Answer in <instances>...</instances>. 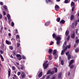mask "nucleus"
I'll use <instances>...</instances> for the list:
<instances>
[{
	"instance_id": "nucleus-55",
	"label": "nucleus",
	"mask_w": 79,
	"mask_h": 79,
	"mask_svg": "<svg viewBox=\"0 0 79 79\" xmlns=\"http://www.w3.org/2000/svg\"><path fill=\"white\" fill-rule=\"evenodd\" d=\"M54 42L53 41H51V43L50 44V45H52L53 44Z\"/></svg>"
},
{
	"instance_id": "nucleus-12",
	"label": "nucleus",
	"mask_w": 79,
	"mask_h": 79,
	"mask_svg": "<svg viewBox=\"0 0 79 79\" xmlns=\"http://www.w3.org/2000/svg\"><path fill=\"white\" fill-rule=\"evenodd\" d=\"M8 77H10V75H11V70H10V69H9L8 70Z\"/></svg>"
},
{
	"instance_id": "nucleus-44",
	"label": "nucleus",
	"mask_w": 79,
	"mask_h": 79,
	"mask_svg": "<svg viewBox=\"0 0 79 79\" xmlns=\"http://www.w3.org/2000/svg\"><path fill=\"white\" fill-rule=\"evenodd\" d=\"M18 60H22V57H21V56H20V57H19V58H18Z\"/></svg>"
},
{
	"instance_id": "nucleus-31",
	"label": "nucleus",
	"mask_w": 79,
	"mask_h": 79,
	"mask_svg": "<svg viewBox=\"0 0 79 79\" xmlns=\"http://www.w3.org/2000/svg\"><path fill=\"white\" fill-rule=\"evenodd\" d=\"M7 17L8 18V19H10V15L9 14H7Z\"/></svg>"
},
{
	"instance_id": "nucleus-57",
	"label": "nucleus",
	"mask_w": 79,
	"mask_h": 79,
	"mask_svg": "<svg viewBox=\"0 0 79 79\" xmlns=\"http://www.w3.org/2000/svg\"><path fill=\"white\" fill-rule=\"evenodd\" d=\"M0 5H3V3L2 2H0Z\"/></svg>"
},
{
	"instance_id": "nucleus-52",
	"label": "nucleus",
	"mask_w": 79,
	"mask_h": 79,
	"mask_svg": "<svg viewBox=\"0 0 79 79\" xmlns=\"http://www.w3.org/2000/svg\"><path fill=\"white\" fill-rule=\"evenodd\" d=\"M12 69L13 70H15V69H16V68H15V67H14V66H13L12 67Z\"/></svg>"
},
{
	"instance_id": "nucleus-56",
	"label": "nucleus",
	"mask_w": 79,
	"mask_h": 79,
	"mask_svg": "<svg viewBox=\"0 0 79 79\" xmlns=\"http://www.w3.org/2000/svg\"><path fill=\"white\" fill-rule=\"evenodd\" d=\"M75 52L76 53H77V52H78V50L77 49H76L75 50Z\"/></svg>"
},
{
	"instance_id": "nucleus-5",
	"label": "nucleus",
	"mask_w": 79,
	"mask_h": 79,
	"mask_svg": "<svg viewBox=\"0 0 79 79\" xmlns=\"http://www.w3.org/2000/svg\"><path fill=\"white\" fill-rule=\"evenodd\" d=\"M16 38L17 39V40H18V39H19L18 42L19 43H20V37H19V36L18 35H16Z\"/></svg>"
},
{
	"instance_id": "nucleus-11",
	"label": "nucleus",
	"mask_w": 79,
	"mask_h": 79,
	"mask_svg": "<svg viewBox=\"0 0 79 79\" xmlns=\"http://www.w3.org/2000/svg\"><path fill=\"white\" fill-rule=\"evenodd\" d=\"M65 23V21L64 20H62L60 22V23L61 24H63Z\"/></svg>"
},
{
	"instance_id": "nucleus-24",
	"label": "nucleus",
	"mask_w": 79,
	"mask_h": 79,
	"mask_svg": "<svg viewBox=\"0 0 79 79\" xmlns=\"http://www.w3.org/2000/svg\"><path fill=\"white\" fill-rule=\"evenodd\" d=\"M52 37L53 38H56V34H55V33H53L52 34Z\"/></svg>"
},
{
	"instance_id": "nucleus-15",
	"label": "nucleus",
	"mask_w": 79,
	"mask_h": 79,
	"mask_svg": "<svg viewBox=\"0 0 79 79\" xmlns=\"http://www.w3.org/2000/svg\"><path fill=\"white\" fill-rule=\"evenodd\" d=\"M61 74H62V73L61 72H60L58 75V78H60L61 77Z\"/></svg>"
},
{
	"instance_id": "nucleus-4",
	"label": "nucleus",
	"mask_w": 79,
	"mask_h": 79,
	"mask_svg": "<svg viewBox=\"0 0 79 79\" xmlns=\"http://www.w3.org/2000/svg\"><path fill=\"white\" fill-rule=\"evenodd\" d=\"M66 50H67L66 47L64 49L62 50L61 51V55H63L64 54V53L65 52V51H66Z\"/></svg>"
},
{
	"instance_id": "nucleus-8",
	"label": "nucleus",
	"mask_w": 79,
	"mask_h": 79,
	"mask_svg": "<svg viewBox=\"0 0 79 79\" xmlns=\"http://www.w3.org/2000/svg\"><path fill=\"white\" fill-rule=\"evenodd\" d=\"M6 44H7V45H11V43L7 40H6Z\"/></svg>"
},
{
	"instance_id": "nucleus-37",
	"label": "nucleus",
	"mask_w": 79,
	"mask_h": 79,
	"mask_svg": "<svg viewBox=\"0 0 79 79\" xmlns=\"http://www.w3.org/2000/svg\"><path fill=\"white\" fill-rule=\"evenodd\" d=\"M61 64L62 65H63L64 64V61L63 60H61Z\"/></svg>"
},
{
	"instance_id": "nucleus-26",
	"label": "nucleus",
	"mask_w": 79,
	"mask_h": 79,
	"mask_svg": "<svg viewBox=\"0 0 79 79\" xmlns=\"http://www.w3.org/2000/svg\"><path fill=\"white\" fill-rule=\"evenodd\" d=\"M1 47L2 48H4V47H5V45L4 44H2Z\"/></svg>"
},
{
	"instance_id": "nucleus-30",
	"label": "nucleus",
	"mask_w": 79,
	"mask_h": 79,
	"mask_svg": "<svg viewBox=\"0 0 79 79\" xmlns=\"http://www.w3.org/2000/svg\"><path fill=\"white\" fill-rule=\"evenodd\" d=\"M54 73H55V72H54V71H51L50 73V74H51V75H52Z\"/></svg>"
},
{
	"instance_id": "nucleus-9",
	"label": "nucleus",
	"mask_w": 79,
	"mask_h": 79,
	"mask_svg": "<svg viewBox=\"0 0 79 79\" xmlns=\"http://www.w3.org/2000/svg\"><path fill=\"white\" fill-rule=\"evenodd\" d=\"M71 37L72 39H74L75 38V34L74 33H73L71 35Z\"/></svg>"
},
{
	"instance_id": "nucleus-22",
	"label": "nucleus",
	"mask_w": 79,
	"mask_h": 79,
	"mask_svg": "<svg viewBox=\"0 0 79 79\" xmlns=\"http://www.w3.org/2000/svg\"><path fill=\"white\" fill-rule=\"evenodd\" d=\"M3 7L4 9H5V10H7L6 11H8V10H7V6L4 5L3 6Z\"/></svg>"
},
{
	"instance_id": "nucleus-36",
	"label": "nucleus",
	"mask_w": 79,
	"mask_h": 79,
	"mask_svg": "<svg viewBox=\"0 0 79 79\" xmlns=\"http://www.w3.org/2000/svg\"><path fill=\"white\" fill-rule=\"evenodd\" d=\"M75 8V6H73L72 8V11H73L74 10V8Z\"/></svg>"
},
{
	"instance_id": "nucleus-21",
	"label": "nucleus",
	"mask_w": 79,
	"mask_h": 79,
	"mask_svg": "<svg viewBox=\"0 0 79 79\" xmlns=\"http://www.w3.org/2000/svg\"><path fill=\"white\" fill-rule=\"evenodd\" d=\"M52 56L51 54L49 55L48 58L50 60H52Z\"/></svg>"
},
{
	"instance_id": "nucleus-19",
	"label": "nucleus",
	"mask_w": 79,
	"mask_h": 79,
	"mask_svg": "<svg viewBox=\"0 0 79 79\" xmlns=\"http://www.w3.org/2000/svg\"><path fill=\"white\" fill-rule=\"evenodd\" d=\"M65 34L66 36H68V34H69V31L67 30L65 32Z\"/></svg>"
},
{
	"instance_id": "nucleus-58",
	"label": "nucleus",
	"mask_w": 79,
	"mask_h": 79,
	"mask_svg": "<svg viewBox=\"0 0 79 79\" xmlns=\"http://www.w3.org/2000/svg\"><path fill=\"white\" fill-rule=\"evenodd\" d=\"M0 52L1 53V54H3V51H2V50H1L0 51Z\"/></svg>"
},
{
	"instance_id": "nucleus-64",
	"label": "nucleus",
	"mask_w": 79,
	"mask_h": 79,
	"mask_svg": "<svg viewBox=\"0 0 79 79\" xmlns=\"http://www.w3.org/2000/svg\"><path fill=\"white\" fill-rule=\"evenodd\" d=\"M5 20H6V21H7V18L6 17H5Z\"/></svg>"
},
{
	"instance_id": "nucleus-53",
	"label": "nucleus",
	"mask_w": 79,
	"mask_h": 79,
	"mask_svg": "<svg viewBox=\"0 0 79 79\" xmlns=\"http://www.w3.org/2000/svg\"><path fill=\"white\" fill-rule=\"evenodd\" d=\"M21 74V72H18V73H17V75L18 76H19Z\"/></svg>"
},
{
	"instance_id": "nucleus-14",
	"label": "nucleus",
	"mask_w": 79,
	"mask_h": 79,
	"mask_svg": "<svg viewBox=\"0 0 79 79\" xmlns=\"http://www.w3.org/2000/svg\"><path fill=\"white\" fill-rule=\"evenodd\" d=\"M48 53L49 54H52V49H49V50L48 51Z\"/></svg>"
},
{
	"instance_id": "nucleus-13",
	"label": "nucleus",
	"mask_w": 79,
	"mask_h": 79,
	"mask_svg": "<svg viewBox=\"0 0 79 79\" xmlns=\"http://www.w3.org/2000/svg\"><path fill=\"white\" fill-rule=\"evenodd\" d=\"M42 75V72H41L38 75L39 77H41Z\"/></svg>"
},
{
	"instance_id": "nucleus-17",
	"label": "nucleus",
	"mask_w": 79,
	"mask_h": 79,
	"mask_svg": "<svg viewBox=\"0 0 79 79\" xmlns=\"http://www.w3.org/2000/svg\"><path fill=\"white\" fill-rule=\"evenodd\" d=\"M50 22H48L45 23V26H48V25L50 24Z\"/></svg>"
},
{
	"instance_id": "nucleus-10",
	"label": "nucleus",
	"mask_w": 79,
	"mask_h": 79,
	"mask_svg": "<svg viewBox=\"0 0 79 79\" xmlns=\"http://www.w3.org/2000/svg\"><path fill=\"white\" fill-rule=\"evenodd\" d=\"M66 42L65 41L62 47L63 49H64V48L66 47Z\"/></svg>"
},
{
	"instance_id": "nucleus-45",
	"label": "nucleus",
	"mask_w": 79,
	"mask_h": 79,
	"mask_svg": "<svg viewBox=\"0 0 79 79\" xmlns=\"http://www.w3.org/2000/svg\"><path fill=\"white\" fill-rule=\"evenodd\" d=\"M51 76V75H48V76L47 79H49V78Z\"/></svg>"
},
{
	"instance_id": "nucleus-35",
	"label": "nucleus",
	"mask_w": 79,
	"mask_h": 79,
	"mask_svg": "<svg viewBox=\"0 0 79 79\" xmlns=\"http://www.w3.org/2000/svg\"><path fill=\"white\" fill-rule=\"evenodd\" d=\"M79 40L77 39L76 41V43L77 44H79Z\"/></svg>"
},
{
	"instance_id": "nucleus-1",
	"label": "nucleus",
	"mask_w": 79,
	"mask_h": 79,
	"mask_svg": "<svg viewBox=\"0 0 79 79\" xmlns=\"http://www.w3.org/2000/svg\"><path fill=\"white\" fill-rule=\"evenodd\" d=\"M56 50L55 49L54 50L53 52L52 53L53 55L54 56V59H56V58H58V54H56Z\"/></svg>"
},
{
	"instance_id": "nucleus-20",
	"label": "nucleus",
	"mask_w": 79,
	"mask_h": 79,
	"mask_svg": "<svg viewBox=\"0 0 79 79\" xmlns=\"http://www.w3.org/2000/svg\"><path fill=\"white\" fill-rule=\"evenodd\" d=\"M56 21L57 22H60V18L57 17L56 19Z\"/></svg>"
},
{
	"instance_id": "nucleus-39",
	"label": "nucleus",
	"mask_w": 79,
	"mask_h": 79,
	"mask_svg": "<svg viewBox=\"0 0 79 79\" xmlns=\"http://www.w3.org/2000/svg\"><path fill=\"white\" fill-rule=\"evenodd\" d=\"M16 56L17 57V58H19V57H20L21 56V55L20 54H17L16 55Z\"/></svg>"
},
{
	"instance_id": "nucleus-7",
	"label": "nucleus",
	"mask_w": 79,
	"mask_h": 79,
	"mask_svg": "<svg viewBox=\"0 0 79 79\" xmlns=\"http://www.w3.org/2000/svg\"><path fill=\"white\" fill-rule=\"evenodd\" d=\"M21 76L22 78H24V77L26 76V74H25V73H24V72H22L21 74Z\"/></svg>"
},
{
	"instance_id": "nucleus-47",
	"label": "nucleus",
	"mask_w": 79,
	"mask_h": 79,
	"mask_svg": "<svg viewBox=\"0 0 79 79\" xmlns=\"http://www.w3.org/2000/svg\"><path fill=\"white\" fill-rule=\"evenodd\" d=\"M15 34H18V30L17 29H15Z\"/></svg>"
},
{
	"instance_id": "nucleus-43",
	"label": "nucleus",
	"mask_w": 79,
	"mask_h": 79,
	"mask_svg": "<svg viewBox=\"0 0 79 79\" xmlns=\"http://www.w3.org/2000/svg\"><path fill=\"white\" fill-rule=\"evenodd\" d=\"M70 39V36H69V35L68 38L67 39V40H69Z\"/></svg>"
},
{
	"instance_id": "nucleus-38",
	"label": "nucleus",
	"mask_w": 79,
	"mask_h": 79,
	"mask_svg": "<svg viewBox=\"0 0 79 79\" xmlns=\"http://www.w3.org/2000/svg\"><path fill=\"white\" fill-rule=\"evenodd\" d=\"M2 14L3 15V16H5V15H6V12H5V11H3Z\"/></svg>"
},
{
	"instance_id": "nucleus-34",
	"label": "nucleus",
	"mask_w": 79,
	"mask_h": 79,
	"mask_svg": "<svg viewBox=\"0 0 79 79\" xmlns=\"http://www.w3.org/2000/svg\"><path fill=\"white\" fill-rule=\"evenodd\" d=\"M14 25H15V23L14 22H12L11 23V26L12 27H13L14 26Z\"/></svg>"
},
{
	"instance_id": "nucleus-59",
	"label": "nucleus",
	"mask_w": 79,
	"mask_h": 79,
	"mask_svg": "<svg viewBox=\"0 0 79 79\" xmlns=\"http://www.w3.org/2000/svg\"><path fill=\"white\" fill-rule=\"evenodd\" d=\"M3 16H2V15L0 14V19H2V18Z\"/></svg>"
},
{
	"instance_id": "nucleus-49",
	"label": "nucleus",
	"mask_w": 79,
	"mask_h": 79,
	"mask_svg": "<svg viewBox=\"0 0 79 79\" xmlns=\"http://www.w3.org/2000/svg\"><path fill=\"white\" fill-rule=\"evenodd\" d=\"M17 47H19L20 46V44L17 43Z\"/></svg>"
},
{
	"instance_id": "nucleus-60",
	"label": "nucleus",
	"mask_w": 79,
	"mask_h": 79,
	"mask_svg": "<svg viewBox=\"0 0 79 79\" xmlns=\"http://www.w3.org/2000/svg\"><path fill=\"white\" fill-rule=\"evenodd\" d=\"M13 53L14 55H16V52H15V51H14Z\"/></svg>"
},
{
	"instance_id": "nucleus-27",
	"label": "nucleus",
	"mask_w": 79,
	"mask_h": 79,
	"mask_svg": "<svg viewBox=\"0 0 79 79\" xmlns=\"http://www.w3.org/2000/svg\"><path fill=\"white\" fill-rule=\"evenodd\" d=\"M71 5L72 6H74V2H72Z\"/></svg>"
},
{
	"instance_id": "nucleus-25",
	"label": "nucleus",
	"mask_w": 79,
	"mask_h": 79,
	"mask_svg": "<svg viewBox=\"0 0 79 79\" xmlns=\"http://www.w3.org/2000/svg\"><path fill=\"white\" fill-rule=\"evenodd\" d=\"M67 48H67H71V45H67L66 46V47H65V48Z\"/></svg>"
},
{
	"instance_id": "nucleus-41",
	"label": "nucleus",
	"mask_w": 79,
	"mask_h": 79,
	"mask_svg": "<svg viewBox=\"0 0 79 79\" xmlns=\"http://www.w3.org/2000/svg\"><path fill=\"white\" fill-rule=\"evenodd\" d=\"M71 27L72 28H74V23H72Z\"/></svg>"
},
{
	"instance_id": "nucleus-3",
	"label": "nucleus",
	"mask_w": 79,
	"mask_h": 79,
	"mask_svg": "<svg viewBox=\"0 0 79 79\" xmlns=\"http://www.w3.org/2000/svg\"><path fill=\"white\" fill-rule=\"evenodd\" d=\"M56 41H60L61 40V38L59 36H58L55 38Z\"/></svg>"
},
{
	"instance_id": "nucleus-51",
	"label": "nucleus",
	"mask_w": 79,
	"mask_h": 79,
	"mask_svg": "<svg viewBox=\"0 0 79 79\" xmlns=\"http://www.w3.org/2000/svg\"><path fill=\"white\" fill-rule=\"evenodd\" d=\"M1 58L2 61H4V59H3V57H1Z\"/></svg>"
},
{
	"instance_id": "nucleus-63",
	"label": "nucleus",
	"mask_w": 79,
	"mask_h": 79,
	"mask_svg": "<svg viewBox=\"0 0 79 79\" xmlns=\"http://www.w3.org/2000/svg\"><path fill=\"white\" fill-rule=\"evenodd\" d=\"M61 57L60 56L59 57V61H61Z\"/></svg>"
},
{
	"instance_id": "nucleus-62",
	"label": "nucleus",
	"mask_w": 79,
	"mask_h": 79,
	"mask_svg": "<svg viewBox=\"0 0 79 79\" xmlns=\"http://www.w3.org/2000/svg\"><path fill=\"white\" fill-rule=\"evenodd\" d=\"M74 47L75 48L76 47V44H74Z\"/></svg>"
},
{
	"instance_id": "nucleus-28",
	"label": "nucleus",
	"mask_w": 79,
	"mask_h": 79,
	"mask_svg": "<svg viewBox=\"0 0 79 79\" xmlns=\"http://www.w3.org/2000/svg\"><path fill=\"white\" fill-rule=\"evenodd\" d=\"M54 69L55 70V73H56L57 71H58V69H57V68L56 67H54Z\"/></svg>"
},
{
	"instance_id": "nucleus-61",
	"label": "nucleus",
	"mask_w": 79,
	"mask_h": 79,
	"mask_svg": "<svg viewBox=\"0 0 79 79\" xmlns=\"http://www.w3.org/2000/svg\"><path fill=\"white\" fill-rule=\"evenodd\" d=\"M8 20L9 22H11V20L10 18V19H8Z\"/></svg>"
},
{
	"instance_id": "nucleus-48",
	"label": "nucleus",
	"mask_w": 79,
	"mask_h": 79,
	"mask_svg": "<svg viewBox=\"0 0 79 79\" xmlns=\"http://www.w3.org/2000/svg\"><path fill=\"white\" fill-rule=\"evenodd\" d=\"M75 26H77V21H76L75 22Z\"/></svg>"
},
{
	"instance_id": "nucleus-2",
	"label": "nucleus",
	"mask_w": 79,
	"mask_h": 79,
	"mask_svg": "<svg viewBox=\"0 0 79 79\" xmlns=\"http://www.w3.org/2000/svg\"><path fill=\"white\" fill-rule=\"evenodd\" d=\"M47 63H48V60L45 62L43 64V66L44 69H46L47 68V67L48 66V64H47Z\"/></svg>"
},
{
	"instance_id": "nucleus-23",
	"label": "nucleus",
	"mask_w": 79,
	"mask_h": 79,
	"mask_svg": "<svg viewBox=\"0 0 79 79\" xmlns=\"http://www.w3.org/2000/svg\"><path fill=\"white\" fill-rule=\"evenodd\" d=\"M70 58H71V55L69 54L68 55V59L69 60Z\"/></svg>"
},
{
	"instance_id": "nucleus-29",
	"label": "nucleus",
	"mask_w": 79,
	"mask_h": 79,
	"mask_svg": "<svg viewBox=\"0 0 79 79\" xmlns=\"http://www.w3.org/2000/svg\"><path fill=\"white\" fill-rule=\"evenodd\" d=\"M56 44L57 45H59L60 44V41H56Z\"/></svg>"
},
{
	"instance_id": "nucleus-54",
	"label": "nucleus",
	"mask_w": 79,
	"mask_h": 79,
	"mask_svg": "<svg viewBox=\"0 0 79 79\" xmlns=\"http://www.w3.org/2000/svg\"><path fill=\"white\" fill-rule=\"evenodd\" d=\"M69 51L66 52V53H65L66 55L67 56V55H68V54H69Z\"/></svg>"
},
{
	"instance_id": "nucleus-16",
	"label": "nucleus",
	"mask_w": 79,
	"mask_h": 79,
	"mask_svg": "<svg viewBox=\"0 0 79 79\" xmlns=\"http://www.w3.org/2000/svg\"><path fill=\"white\" fill-rule=\"evenodd\" d=\"M74 18V16L73 15H72L70 17V19L71 21H73Z\"/></svg>"
},
{
	"instance_id": "nucleus-6",
	"label": "nucleus",
	"mask_w": 79,
	"mask_h": 79,
	"mask_svg": "<svg viewBox=\"0 0 79 79\" xmlns=\"http://www.w3.org/2000/svg\"><path fill=\"white\" fill-rule=\"evenodd\" d=\"M73 63H74V60H71L69 63V67L71 66V64H73Z\"/></svg>"
},
{
	"instance_id": "nucleus-46",
	"label": "nucleus",
	"mask_w": 79,
	"mask_h": 79,
	"mask_svg": "<svg viewBox=\"0 0 79 79\" xmlns=\"http://www.w3.org/2000/svg\"><path fill=\"white\" fill-rule=\"evenodd\" d=\"M65 3H68V0H65L64 1Z\"/></svg>"
},
{
	"instance_id": "nucleus-32",
	"label": "nucleus",
	"mask_w": 79,
	"mask_h": 79,
	"mask_svg": "<svg viewBox=\"0 0 79 79\" xmlns=\"http://www.w3.org/2000/svg\"><path fill=\"white\" fill-rule=\"evenodd\" d=\"M55 8H57L58 9H59V6L58 5H56L55 6Z\"/></svg>"
},
{
	"instance_id": "nucleus-40",
	"label": "nucleus",
	"mask_w": 79,
	"mask_h": 79,
	"mask_svg": "<svg viewBox=\"0 0 79 79\" xmlns=\"http://www.w3.org/2000/svg\"><path fill=\"white\" fill-rule=\"evenodd\" d=\"M74 65H71L70 67V69H73V68H74Z\"/></svg>"
},
{
	"instance_id": "nucleus-18",
	"label": "nucleus",
	"mask_w": 79,
	"mask_h": 79,
	"mask_svg": "<svg viewBox=\"0 0 79 79\" xmlns=\"http://www.w3.org/2000/svg\"><path fill=\"white\" fill-rule=\"evenodd\" d=\"M21 68H20V69L22 70H23V69H24V68H25L24 65H21Z\"/></svg>"
},
{
	"instance_id": "nucleus-33",
	"label": "nucleus",
	"mask_w": 79,
	"mask_h": 79,
	"mask_svg": "<svg viewBox=\"0 0 79 79\" xmlns=\"http://www.w3.org/2000/svg\"><path fill=\"white\" fill-rule=\"evenodd\" d=\"M51 71L50 70H48V72L47 73V74H50V72H51Z\"/></svg>"
},
{
	"instance_id": "nucleus-50",
	"label": "nucleus",
	"mask_w": 79,
	"mask_h": 79,
	"mask_svg": "<svg viewBox=\"0 0 79 79\" xmlns=\"http://www.w3.org/2000/svg\"><path fill=\"white\" fill-rule=\"evenodd\" d=\"M22 58L23 59V60H25V59H26V57H25V56H24L23 55Z\"/></svg>"
},
{
	"instance_id": "nucleus-42",
	"label": "nucleus",
	"mask_w": 79,
	"mask_h": 79,
	"mask_svg": "<svg viewBox=\"0 0 79 79\" xmlns=\"http://www.w3.org/2000/svg\"><path fill=\"white\" fill-rule=\"evenodd\" d=\"M9 48H10V50H12L13 49V46H10L9 47Z\"/></svg>"
}]
</instances>
